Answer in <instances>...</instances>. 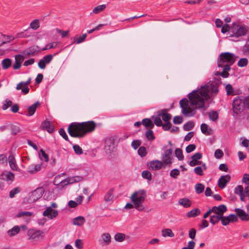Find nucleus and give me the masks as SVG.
Listing matches in <instances>:
<instances>
[{"label":"nucleus","mask_w":249,"mask_h":249,"mask_svg":"<svg viewBox=\"0 0 249 249\" xmlns=\"http://www.w3.org/2000/svg\"><path fill=\"white\" fill-rule=\"evenodd\" d=\"M218 91L217 86L211 82L201 86L197 90L193 91L189 94V98L191 105L195 106V108L190 107L187 99H183L179 102L182 113L186 117L194 116L196 108L203 107L205 101L210 99L213 94H216Z\"/></svg>","instance_id":"1"},{"label":"nucleus","mask_w":249,"mask_h":249,"mask_svg":"<svg viewBox=\"0 0 249 249\" xmlns=\"http://www.w3.org/2000/svg\"><path fill=\"white\" fill-rule=\"evenodd\" d=\"M146 197V192L144 190H140L134 192L131 196L130 199L134 205V208L138 211L141 212L145 209L143 203Z\"/></svg>","instance_id":"2"},{"label":"nucleus","mask_w":249,"mask_h":249,"mask_svg":"<svg viewBox=\"0 0 249 249\" xmlns=\"http://www.w3.org/2000/svg\"><path fill=\"white\" fill-rule=\"evenodd\" d=\"M237 57L232 53L228 52L222 53L220 55V59L218 61V66L223 67L226 65H229L230 67L234 63Z\"/></svg>","instance_id":"3"},{"label":"nucleus","mask_w":249,"mask_h":249,"mask_svg":"<svg viewBox=\"0 0 249 249\" xmlns=\"http://www.w3.org/2000/svg\"><path fill=\"white\" fill-rule=\"evenodd\" d=\"M68 130L69 134L73 137H82L85 135L81 123L71 124Z\"/></svg>","instance_id":"4"},{"label":"nucleus","mask_w":249,"mask_h":249,"mask_svg":"<svg viewBox=\"0 0 249 249\" xmlns=\"http://www.w3.org/2000/svg\"><path fill=\"white\" fill-rule=\"evenodd\" d=\"M249 31V28L246 25L234 23L231 26V36L236 37L245 36Z\"/></svg>","instance_id":"5"},{"label":"nucleus","mask_w":249,"mask_h":249,"mask_svg":"<svg viewBox=\"0 0 249 249\" xmlns=\"http://www.w3.org/2000/svg\"><path fill=\"white\" fill-rule=\"evenodd\" d=\"M234 193L239 195L240 199L242 201H245V198H249V185H247L244 189L242 185H238L234 189Z\"/></svg>","instance_id":"6"},{"label":"nucleus","mask_w":249,"mask_h":249,"mask_svg":"<svg viewBox=\"0 0 249 249\" xmlns=\"http://www.w3.org/2000/svg\"><path fill=\"white\" fill-rule=\"evenodd\" d=\"M161 162L164 165L170 166L174 161V158L172 157V149L169 148L166 149L161 156Z\"/></svg>","instance_id":"7"},{"label":"nucleus","mask_w":249,"mask_h":249,"mask_svg":"<svg viewBox=\"0 0 249 249\" xmlns=\"http://www.w3.org/2000/svg\"><path fill=\"white\" fill-rule=\"evenodd\" d=\"M244 103L243 98H235L232 104V109L234 113L238 114L242 112L244 109Z\"/></svg>","instance_id":"8"},{"label":"nucleus","mask_w":249,"mask_h":249,"mask_svg":"<svg viewBox=\"0 0 249 249\" xmlns=\"http://www.w3.org/2000/svg\"><path fill=\"white\" fill-rule=\"evenodd\" d=\"M44 193V190L42 188H37L33 191L30 195L29 201L30 202H34L41 198Z\"/></svg>","instance_id":"9"},{"label":"nucleus","mask_w":249,"mask_h":249,"mask_svg":"<svg viewBox=\"0 0 249 249\" xmlns=\"http://www.w3.org/2000/svg\"><path fill=\"white\" fill-rule=\"evenodd\" d=\"M81 124L85 135L94 131L96 126V123L93 121L85 122L81 123Z\"/></svg>","instance_id":"10"},{"label":"nucleus","mask_w":249,"mask_h":249,"mask_svg":"<svg viewBox=\"0 0 249 249\" xmlns=\"http://www.w3.org/2000/svg\"><path fill=\"white\" fill-rule=\"evenodd\" d=\"M82 179V178L80 176H75L68 178L64 180L61 181L58 184L60 186L63 187L67 185L72 184L75 182L80 181Z\"/></svg>","instance_id":"11"},{"label":"nucleus","mask_w":249,"mask_h":249,"mask_svg":"<svg viewBox=\"0 0 249 249\" xmlns=\"http://www.w3.org/2000/svg\"><path fill=\"white\" fill-rule=\"evenodd\" d=\"M43 215L47 217L50 219H52L58 215V212L56 210L52 209V207H47L43 212Z\"/></svg>","instance_id":"12"},{"label":"nucleus","mask_w":249,"mask_h":249,"mask_svg":"<svg viewBox=\"0 0 249 249\" xmlns=\"http://www.w3.org/2000/svg\"><path fill=\"white\" fill-rule=\"evenodd\" d=\"M149 169L152 170H159L164 166L163 162L159 160H154L149 162L147 164Z\"/></svg>","instance_id":"13"},{"label":"nucleus","mask_w":249,"mask_h":249,"mask_svg":"<svg viewBox=\"0 0 249 249\" xmlns=\"http://www.w3.org/2000/svg\"><path fill=\"white\" fill-rule=\"evenodd\" d=\"M202 155L199 152L195 153L191 158V160L189 162V164L190 166L193 167L196 165H200L202 162L199 160L202 158Z\"/></svg>","instance_id":"14"},{"label":"nucleus","mask_w":249,"mask_h":249,"mask_svg":"<svg viewBox=\"0 0 249 249\" xmlns=\"http://www.w3.org/2000/svg\"><path fill=\"white\" fill-rule=\"evenodd\" d=\"M213 213L222 217L224 213L227 211V208L226 205L222 204L218 206H213L212 208Z\"/></svg>","instance_id":"15"},{"label":"nucleus","mask_w":249,"mask_h":249,"mask_svg":"<svg viewBox=\"0 0 249 249\" xmlns=\"http://www.w3.org/2000/svg\"><path fill=\"white\" fill-rule=\"evenodd\" d=\"M234 211L242 221H249V215L244 210L240 208H236L235 209Z\"/></svg>","instance_id":"16"},{"label":"nucleus","mask_w":249,"mask_h":249,"mask_svg":"<svg viewBox=\"0 0 249 249\" xmlns=\"http://www.w3.org/2000/svg\"><path fill=\"white\" fill-rule=\"evenodd\" d=\"M111 241V237L108 232H105L101 235L99 240L101 244L103 246H107L109 245Z\"/></svg>","instance_id":"17"},{"label":"nucleus","mask_w":249,"mask_h":249,"mask_svg":"<svg viewBox=\"0 0 249 249\" xmlns=\"http://www.w3.org/2000/svg\"><path fill=\"white\" fill-rule=\"evenodd\" d=\"M231 180V176L229 175L222 176L220 177L218 181V186L221 189H224L228 182Z\"/></svg>","instance_id":"18"},{"label":"nucleus","mask_w":249,"mask_h":249,"mask_svg":"<svg viewBox=\"0 0 249 249\" xmlns=\"http://www.w3.org/2000/svg\"><path fill=\"white\" fill-rule=\"evenodd\" d=\"M28 236L30 239L35 240L38 239L40 237H42L43 236V232L41 231L30 230L28 231Z\"/></svg>","instance_id":"19"},{"label":"nucleus","mask_w":249,"mask_h":249,"mask_svg":"<svg viewBox=\"0 0 249 249\" xmlns=\"http://www.w3.org/2000/svg\"><path fill=\"white\" fill-rule=\"evenodd\" d=\"M15 62L13 65L14 70H18L21 66V64L24 60V57L20 54H17L15 56Z\"/></svg>","instance_id":"20"},{"label":"nucleus","mask_w":249,"mask_h":249,"mask_svg":"<svg viewBox=\"0 0 249 249\" xmlns=\"http://www.w3.org/2000/svg\"><path fill=\"white\" fill-rule=\"evenodd\" d=\"M31 79V78H29L28 80L26 82H21L17 84L16 87V89L17 90H20L21 89V86H24V88L23 89V93L24 94H27L29 91V88L28 86L30 84Z\"/></svg>","instance_id":"21"},{"label":"nucleus","mask_w":249,"mask_h":249,"mask_svg":"<svg viewBox=\"0 0 249 249\" xmlns=\"http://www.w3.org/2000/svg\"><path fill=\"white\" fill-rule=\"evenodd\" d=\"M15 178V176L11 172H4L0 175V179L6 181H13Z\"/></svg>","instance_id":"22"},{"label":"nucleus","mask_w":249,"mask_h":249,"mask_svg":"<svg viewBox=\"0 0 249 249\" xmlns=\"http://www.w3.org/2000/svg\"><path fill=\"white\" fill-rule=\"evenodd\" d=\"M114 190L113 189H109L105 195L104 200L106 202L112 203L113 201Z\"/></svg>","instance_id":"23"},{"label":"nucleus","mask_w":249,"mask_h":249,"mask_svg":"<svg viewBox=\"0 0 249 249\" xmlns=\"http://www.w3.org/2000/svg\"><path fill=\"white\" fill-rule=\"evenodd\" d=\"M85 222V218L82 216H77L73 218L72 220V224L75 226H81L83 225Z\"/></svg>","instance_id":"24"},{"label":"nucleus","mask_w":249,"mask_h":249,"mask_svg":"<svg viewBox=\"0 0 249 249\" xmlns=\"http://www.w3.org/2000/svg\"><path fill=\"white\" fill-rule=\"evenodd\" d=\"M8 161L11 169L14 171H18V165L16 163L15 159L13 155H10L9 156Z\"/></svg>","instance_id":"25"},{"label":"nucleus","mask_w":249,"mask_h":249,"mask_svg":"<svg viewBox=\"0 0 249 249\" xmlns=\"http://www.w3.org/2000/svg\"><path fill=\"white\" fill-rule=\"evenodd\" d=\"M41 165V164H31L28 168V172L31 174L36 173L40 170Z\"/></svg>","instance_id":"26"},{"label":"nucleus","mask_w":249,"mask_h":249,"mask_svg":"<svg viewBox=\"0 0 249 249\" xmlns=\"http://www.w3.org/2000/svg\"><path fill=\"white\" fill-rule=\"evenodd\" d=\"M20 228L18 226H15L14 227H13L12 229L9 230L7 232V234L8 236L12 237L15 236L20 231Z\"/></svg>","instance_id":"27"},{"label":"nucleus","mask_w":249,"mask_h":249,"mask_svg":"<svg viewBox=\"0 0 249 249\" xmlns=\"http://www.w3.org/2000/svg\"><path fill=\"white\" fill-rule=\"evenodd\" d=\"M39 105L40 103L39 102H36L33 105L29 107L28 108V113L27 114V115L29 116H32L35 113L37 107L39 106Z\"/></svg>","instance_id":"28"},{"label":"nucleus","mask_w":249,"mask_h":249,"mask_svg":"<svg viewBox=\"0 0 249 249\" xmlns=\"http://www.w3.org/2000/svg\"><path fill=\"white\" fill-rule=\"evenodd\" d=\"M43 128L49 133H52L54 131V126L53 124L48 121H46L44 122L43 124Z\"/></svg>","instance_id":"29"},{"label":"nucleus","mask_w":249,"mask_h":249,"mask_svg":"<svg viewBox=\"0 0 249 249\" xmlns=\"http://www.w3.org/2000/svg\"><path fill=\"white\" fill-rule=\"evenodd\" d=\"M178 204L184 208H189L191 207L192 202L188 198L185 197L179 199Z\"/></svg>","instance_id":"30"},{"label":"nucleus","mask_w":249,"mask_h":249,"mask_svg":"<svg viewBox=\"0 0 249 249\" xmlns=\"http://www.w3.org/2000/svg\"><path fill=\"white\" fill-rule=\"evenodd\" d=\"M207 167L205 163H202V166H197L195 168L194 172L195 173L199 176H203V170H206Z\"/></svg>","instance_id":"31"},{"label":"nucleus","mask_w":249,"mask_h":249,"mask_svg":"<svg viewBox=\"0 0 249 249\" xmlns=\"http://www.w3.org/2000/svg\"><path fill=\"white\" fill-rule=\"evenodd\" d=\"M106 8V5L105 4L98 5L95 7L92 11V13L94 14H99L105 10Z\"/></svg>","instance_id":"32"},{"label":"nucleus","mask_w":249,"mask_h":249,"mask_svg":"<svg viewBox=\"0 0 249 249\" xmlns=\"http://www.w3.org/2000/svg\"><path fill=\"white\" fill-rule=\"evenodd\" d=\"M159 116L161 117L162 120L166 122H170L172 116L170 114L167 113L165 111H162L160 114Z\"/></svg>","instance_id":"33"},{"label":"nucleus","mask_w":249,"mask_h":249,"mask_svg":"<svg viewBox=\"0 0 249 249\" xmlns=\"http://www.w3.org/2000/svg\"><path fill=\"white\" fill-rule=\"evenodd\" d=\"M161 235L164 237H173L174 236V233L170 229H162L161 231Z\"/></svg>","instance_id":"34"},{"label":"nucleus","mask_w":249,"mask_h":249,"mask_svg":"<svg viewBox=\"0 0 249 249\" xmlns=\"http://www.w3.org/2000/svg\"><path fill=\"white\" fill-rule=\"evenodd\" d=\"M29 27L34 30H36L40 27V21L38 19L33 20L30 23Z\"/></svg>","instance_id":"35"},{"label":"nucleus","mask_w":249,"mask_h":249,"mask_svg":"<svg viewBox=\"0 0 249 249\" xmlns=\"http://www.w3.org/2000/svg\"><path fill=\"white\" fill-rule=\"evenodd\" d=\"M87 34H84L81 36H75L74 37L73 41L72 42V44L73 43H76V44H80L85 40L86 38L87 37Z\"/></svg>","instance_id":"36"},{"label":"nucleus","mask_w":249,"mask_h":249,"mask_svg":"<svg viewBox=\"0 0 249 249\" xmlns=\"http://www.w3.org/2000/svg\"><path fill=\"white\" fill-rule=\"evenodd\" d=\"M200 214V211L198 209H194L187 213L188 217H195Z\"/></svg>","instance_id":"37"},{"label":"nucleus","mask_w":249,"mask_h":249,"mask_svg":"<svg viewBox=\"0 0 249 249\" xmlns=\"http://www.w3.org/2000/svg\"><path fill=\"white\" fill-rule=\"evenodd\" d=\"M12 64V60L9 58H5L1 62L3 69H8Z\"/></svg>","instance_id":"38"},{"label":"nucleus","mask_w":249,"mask_h":249,"mask_svg":"<svg viewBox=\"0 0 249 249\" xmlns=\"http://www.w3.org/2000/svg\"><path fill=\"white\" fill-rule=\"evenodd\" d=\"M201 132L207 135H209L211 134L212 130L208 128V126L206 124H202L200 126Z\"/></svg>","instance_id":"39"},{"label":"nucleus","mask_w":249,"mask_h":249,"mask_svg":"<svg viewBox=\"0 0 249 249\" xmlns=\"http://www.w3.org/2000/svg\"><path fill=\"white\" fill-rule=\"evenodd\" d=\"M221 218L222 217L214 213V214L211 216L210 221L212 224L214 225L217 223L219 220H221Z\"/></svg>","instance_id":"40"},{"label":"nucleus","mask_w":249,"mask_h":249,"mask_svg":"<svg viewBox=\"0 0 249 249\" xmlns=\"http://www.w3.org/2000/svg\"><path fill=\"white\" fill-rule=\"evenodd\" d=\"M142 124L146 127L152 128L154 127V124L149 119H144L142 121Z\"/></svg>","instance_id":"41"},{"label":"nucleus","mask_w":249,"mask_h":249,"mask_svg":"<svg viewBox=\"0 0 249 249\" xmlns=\"http://www.w3.org/2000/svg\"><path fill=\"white\" fill-rule=\"evenodd\" d=\"M223 70L222 72L220 73V75L222 76L224 78H227L229 76L228 71L230 70L231 68L229 65H226L223 66Z\"/></svg>","instance_id":"42"},{"label":"nucleus","mask_w":249,"mask_h":249,"mask_svg":"<svg viewBox=\"0 0 249 249\" xmlns=\"http://www.w3.org/2000/svg\"><path fill=\"white\" fill-rule=\"evenodd\" d=\"M176 157L179 160H182L184 159V156L183 155L182 151L180 148H177L175 152Z\"/></svg>","instance_id":"43"},{"label":"nucleus","mask_w":249,"mask_h":249,"mask_svg":"<svg viewBox=\"0 0 249 249\" xmlns=\"http://www.w3.org/2000/svg\"><path fill=\"white\" fill-rule=\"evenodd\" d=\"M32 215V213L30 212L20 211L16 214V217H30Z\"/></svg>","instance_id":"44"},{"label":"nucleus","mask_w":249,"mask_h":249,"mask_svg":"<svg viewBox=\"0 0 249 249\" xmlns=\"http://www.w3.org/2000/svg\"><path fill=\"white\" fill-rule=\"evenodd\" d=\"M125 238V235L122 233H117L114 236L115 240L119 242H122Z\"/></svg>","instance_id":"45"},{"label":"nucleus","mask_w":249,"mask_h":249,"mask_svg":"<svg viewBox=\"0 0 249 249\" xmlns=\"http://www.w3.org/2000/svg\"><path fill=\"white\" fill-rule=\"evenodd\" d=\"M39 156L41 160H44L45 162L49 161L48 155L45 152L43 149H41L39 153Z\"/></svg>","instance_id":"46"},{"label":"nucleus","mask_w":249,"mask_h":249,"mask_svg":"<svg viewBox=\"0 0 249 249\" xmlns=\"http://www.w3.org/2000/svg\"><path fill=\"white\" fill-rule=\"evenodd\" d=\"M74 246L77 249H83L84 242L80 239H76L74 242Z\"/></svg>","instance_id":"47"},{"label":"nucleus","mask_w":249,"mask_h":249,"mask_svg":"<svg viewBox=\"0 0 249 249\" xmlns=\"http://www.w3.org/2000/svg\"><path fill=\"white\" fill-rule=\"evenodd\" d=\"M204 185L201 183H197L195 186V190L197 194L202 193L204 190Z\"/></svg>","instance_id":"48"},{"label":"nucleus","mask_w":249,"mask_h":249,"mask_svg":"<svg viewBox=\"0 0 249 249\" xmlns=\"http://www.w3.org/2000/svg\"><path fill=\"white\" fill-rule=\"evenodd\" d=\"M248 64V60L246 58H243L239 59L237 63V65L239 67H244L246 66Z\"/></svg>","instance_id":"49"},{"label":"nucleus","mask_w":249,"mask_h":249,"mask_svg":"<svg viewBox=\"0 0 249 249\" xmlns=\"http://www.w3.org/2000/svg\"><path fill=\"white\" fill-rule=\"evenodd\" d=\"M209 118L212 121H215L218 118V114L216 111H212L209 113Z\"/></svg>","instance_id":"50"},{"label":"nucleus","mask_w":249,"mask_h":249,"mask_svg":"<svg viewBox=\"0 0 249 249\" xmlns=\"http://www.w3.org/2000/svg\"><path fill=\"white\" fill-rule=\"evenodd\" d=\"M142 177L148 180H151L152 179V176L151 173L147 170L143 171L142 174Z\"/></svg>","instance_id":"51"},{"label":"nucleus","mask_w":249,"mask_h":249,"mask_svg":"<svg viewBox=\"0 0 249 249\" xmlns=\"http://www.w3.org/2000/svg\"><path fill=\"white\" fill-rule=\"evenodd\" d=\"M221 28V32L222 33L225 34L227 32H229L230 36H231V26L230 27L228 24H225L224 26H222Z\"/></svg>","instance_id":"52"},{"label":"nucleus","mask_w":249,"mask_h":249,"mask_svg":"<svg viewBox=\"0 0 249 249\" xmlns=\"http://www.w3.org/2000/svg\"><path fill=\"white\" fill-rule=\"evenodd\" d=\"M194 123L193 122H189L184 125V129L186 131H189L192 129L194 126Z\"/></svg>","instance_id":"53"},{"label":"nucleus","mask_w":249,"mask_h":249,"mask_svg":"<svg viewBox=\"0 0 249 249\" xmlns=\"http://www.w3.org/2000/svg\"><path fill=\"white\" fill-rule=\"evenodd\" d=\"M180 171L178 169H174L171 170L170 172V176L174 178H176L179 175Z\"/></svg>","instance_id":"54"},{"label":"nucleus","mask_w":249,"mask_h":249,"mask_svg":"<svg viewBox=\"0 0 249 249\" xmlns=\"http://www.w3.org/2000/svg\"><path fill=\"white\" fill-rule=\"evenodd\" d=\"M145 136L148 140L152 141L155 139L153 131L151 130L147 131L145 133Z\"/></svg>","instance_id":"55"},{"label":"nucleus","mask_w":249,"mask_h":249,"mask_svg":"<svg viewBox=\"0 0 249 249\" xmlns=\"http://www.w3.org/2000/svg\"><path fill=\"white\" fill-rule=\"evenodd\" d=\"M138 153L142 157L145 156L147 154L146 148L144 146L140 147L138 149Z\"/></svg>","instance_id":"56"},{"label":"nucleus","mask_w":249,"mask_h":249,"mask_svg":"<svg viewBox=\"0 0 249 249\" xmlns=\"http://www.w3.org/2000/svg\"><path fill=\"white\" fill-rule=\"evenodd\" d=\"M12 105V102L9 99H6L4 102L2 107L3 110L7 109L9 107H11Z\"/></svg>","instance_id":"57"},{"label":"nucleus","mask_w":249,"mask_h":249,"mask_svg":"<svg viewBox=\"0 0 249 249\" xmlns=\"http://www.w3.org/2000/svg\"><path fill=\"white\" fill-rule=\"evenodd\" d=\"M225 89H226V90L227 92V94L228 95L233 94V93L234 92V90H233L232 86L231 84H228L226 85Z\"/></svg>","instance_id":"58"},{"label":"nucleus","mask_w":249,"mask_h":249,"mask_svg":"<svg viewBox=\"0 0 249 249\" xmlns=\"http://www.w3.org/2000/svg\"><path fill=\"white\" fill-rule=\"evenodd\" d=\"M56 31L57 33L60 34L62 36V37H65L68 36L70 31H63L58 28L56 29Z\"/></svg>","instance_id":"59"},{"label":"nucleus","mask_w":249,"mask_h":249,"mask_svg":"<svg viewBox=\"0 0 249 249\" xmlns=\"http://www.w3.org/2000/svg\"><path fill=\"white\" fill-rule=\"evenodd\" d=\"M73 148L75 153L78 155H81L83 153V151L81 147L78 145H74Z\"/></svg>","instance_id":"60"},{"label":"nucleus","mask_w":249,"mask_h":249,"mask_svg":"<svg viewBox=\"0 0 249 249\" xmlns=\"http://www.w3.org/2000/svg\"><path fill=\"white\" fill-rule=\"evenodd\" d=\"M223 152L220 149H217L214 152V157L216 159H221L223 156Z\"/></svg>","instance_id":"61"},{"label":"nucleus","mask_w":249,"mask_h":249,"mask_svg":"<svg viewBox=\"0 0 249 249\" xmlns=\"http://www.w3.org/2000/svg\"><path fill=\"white\" fill-rule=\"evenodd\" d=\"M53 59V55L51 54L47 55L43 57L42 59L44 63L46 64L49 63Z\"/></svg>","instance_id":"62"},{"label":"nucleus","mask_w":249,"mask_h":249,"mask_svg":"<svg viewBox=\"0 0 249 249\" xmlns=\"http://www.w3.org/2000/svg\"><path fill=\"white\" fill-rule=\"evenodd\" d=\"M195 246V243L193 241L188 242L187 247H184L182 249H194Z\"/></svg>","instance_id":"63"},{"label":"nucleus","mask_w":249,"mask_h":249,"mask_svg":"<svg viewBox=\"0 0 249 249\" xmlns=\"http://www.w3.org/2000/svg\"><path fill=\"white\" fill-rule=\"evenodd\" d=\"M242 181L246 185H249V174H245L243 177Z\"/></svg>","instance_id":"64"}]
</instances>
